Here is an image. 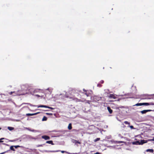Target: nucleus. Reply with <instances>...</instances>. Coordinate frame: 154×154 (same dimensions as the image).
<instances>
[{"mask_svg":"<svg viewBox=\"0 0 154 154\" xmlns=\"http://www.w3.org/2000/svg\"><path fill=\"white\" fill-rule=\"evenodd\" d=\"M147 142V141L144 140H140L132 142V144L134 145H142L143 144Z\"/></svg>","mask_w":154,"mask_h":154,"instance_id":"nucleus-1","label":"nucleus"},{"mask_svg":"<svg viewBox=\"0 0 154 154\" xmlns=\"http://www.w3.org/2000/svg\"><path fill=\"white\" fill-rule=\"evenodd\" d=\"M60 151L62 153H66L68 154H74V153H71L69 152H66V151H64L55 150V151H52V152H60Z\"/></svg>","mask_w":154,"mask_h":154,"instance_id":"nucleus-2","label":"nucleus"},{"mask_svg":"<svg viewBox=\"0 0 154 154\" xmlns=\"http://www.w3.org/2000/svg\"><path fill=\"white\" fill-rule=\"evenodd\" d=\"M37 107L38 108H39V107H45V108H48L51 109H54V108H52L51 107H49V106H45V105H40V106H37Z\"/></svg>","mask_w":154,"mask_h":154,"instance_id":"nucleus-3","label":"nucleus"},{"mask_svg":"<svg viewBox=\"0 0 154 154\" xmlns=\"http://www.w3.org/2000/svg\"><path fill=\"white\" fill-rule=\"evenodd\" d=\"M143 105H145L146 106L149 105H154V103L151 102L150 103H143Z\"/></svg>","mask_w":154,"mask_h":154,"instance_id":"nucleus-4","label":"nucleus"},{"mask_svg":"<svg viewBox=\"0 0 154 154\" xmlns=\"http://www.w3.org/2000/svg\"><path fill=\"white\" fill-rule=\"evenodd\" d=\"M152 111V110H150V109L144 110L141 111L140 112L142 114H145V113H146L147 112H150Z\"/></svg>","mask_w":154,"mask_h":154,"instance_id":"nucleus-5","label":"nucleus"},{"mask_svg":"<svg viewBox=\"0 0 154 154\" xmlns=\"http://www.w3.org/2000/svg\"><path fill=\"white\" fill-rule=\"evenodd\" d=\"M42 137L45 140H48L50 139V137L46 135H44L42 136Z\"/></svg>","mask_w":154,"mask_h":154,"instance_id":"nucleus-6","label":"nucleus"},{"mask_svg":"<svg viewBox=\"0 0 154 154\" xmlns=\"http://www.w3.org/2000/svg\"><path fill=\"white\" fill-rule=\"evenodd\" d=\"M72 142L73 143H75V144L77 143H79V144H81V143L80 142H79L76 140H72Z\"/></svg>","mask_w":154,"mask_h":154,"instance_id":"nucleus-7","label":"nucleus"},{"mask_svg":"<svg viewBox=\"0 0 154 154\" xmlns=\"http://www.w3.org/2000/svg\"><path fill=\"white\" fill-rule=\"evenodd\" d=\"M109 97L110 98H112L114 99L116 98V97L115 95L112 94H110L109 96Z\"/></svg>","mask_w":154,"mask_h":154,"instance_id":"nucleus-8","label":"nucleus"},{"mask_svg":"<svg viewBox=\"0 0 154 154\" xmlns=\"http://www.w3.org/2000/svg\"><path fill=\"white\" fill-rule=\"evenodd\" d=\"M107 109H108V110L109 112L110 113H112V110L111 109V108H110V107H107Z\"/></svg>","mask_w":154,"mask_h":154,"instance_id":"nucleus-9","label":"nucleus"},{"mask_svg":"<svg viewBox=\"0 0 154 154\" xmlns=\"http://www.w3.org/2000/svg\"><path fill=\"white\" fill-rule=\"evenodd\" d=\"M15 93V94L14 95V96H15L16 95H20L21 94H17L15 92V91H14V92H10V94H12V93Z\"/></svg>","mask_w":154,"mask_h":154,"instance_id":"nucleus-10","label":"nucleus"},{"mask_svg":"<svg viewBox=\"0 0 154 154\" xmlns=\"http://www.w3.org/2000/svg\"><path fill=\"white\" fill-rule=\"evenodd\" d=\"M46 143L54 145V143H53V141L52 140L48 141L46 142Z\"/></svg>","mask_w":154,"mask_h":154,"instance_id":"nucleus-11","label":"nucleus"},{"mask_svg":"<svg viewBox=\"0 0 154 154\" xmlns=\"http://www.w3.org/2000/svg\"><path fill=\"white\" fill-rule=\"evenodd\" d=\"M68 128L69 130H71L72 129V128L71 123H69V124Z\"/></svg>","mask_w":154,"mask_h":154,"instance_id":"nucleus-12","label":"nucleus"},{"mask_svg":"<svg viewBox=\"0 0 154 154\" xmlns=\"http://www.w3.org/2000/svg\"><path fill=\"white\" fill-rule=\"evenodd\" d=\"M135 105L137 106H141L143 105V103H137Z\"/></svg>","mask_w":154,"mask_h":154,"instance_id":"nucleus-13","label":"nucleus"},{"mask_svg":"<svg viewBox=\"0 0 154 154\" xmlns=\"http://www.w3.org/2000/svg\"><path fill=\"white\" fill-rule=\"evenodd\" d=\"M14 146H11L10 147V149L12 150H13V151H15V150L14 148Z\"/></svg>","mask_w":154,"mask_h":154,"instance_id":"nucleus-14","label":"nucleus"},{"mask_svg":"<svg viewBox=\"0 0 154 154\" xmlns=\"http://www.w3.org/2000/svg\"><path fill=\"white\" fill-rule=\"evenodd\" d=\"M8 129L10 131H11L14 129V128L13 127H8Z\"/></svg>","mask_w":154,"mask_h":154,"instance_id":"nucleus-15","label":"nucleus"},{"mask_svg":"<svg viewBox=\"0 0 154 154\" xmlns=\"http://www.w3.org/2000/svg\"><path fill=\"white\" fill-rule=\"evenodd\" d=\"M147 152H153V150L152 149H148L146 150Z\"/></svg>","mask_w":154,"mask_h":154,"instance_id":"nucleus-16","label":"nucleus"},{"mask_svg":"<svg viewBox=\"0 0 154 154\" xmlns=\"http://www.w3.org/2000/svg\"><path fill=\"white\" fill-rule=\"evenodd\" d=\"M47 120V118L45 116H44L43 119H42V121H46Z\"/></svg>","mask_w":154,"mask_h":154,"instance_id":"nucleus-17","label":"nucleus"},{"mask_svg":"<svg viewBox=\"0 0 154 154\" xmlns=\"http://www.w3.org/2000/svg\"><path fill=\"white\" fill-rule=\"evenodd\" d=\"M124 123L125 124H127V125H130V123L129 122H128L127 121H125L124 122Z\"/></svg>","mask_w":154,"mask_h":154,"instance_id":"nucleus-18","label":"nucleus"},{"mask_svg":"<svg viewBox=\"0 0 154 154\" xmlns=\"http://www.w3.org/2000/svg\"><path fill=\"white\" fill-rule=\"evenodd\" d=\"M26 115L27 116H33V113L31 114V113H28L26 114Z\"/></svg>","mask_w":154,"mask_h":154,"instance_id":"nucleus-19","label":"nucleus"},{"mask_svg":"<svg viewBox=\"0 0 154 154\" xmlns=\"http://www.w3.org/2000/svg\"><path fill=\"white\" fill-rule=\"evenodd\" d=\"M14 146V147H15V148H17L18 147H21V146H19V145Z\"/></svg>","mask_w":154,"mask_h":154,"instance_id":"nucleus-20","label":"nucleus"},{"mask_svg":"<svg viewBox=\"0 0 154 154\" xmlns=\"http://www.w3.org/2000/svg\"><path fill=\"white\" fill-rule=\"evenodd\" d=\"M40 90L39 89H36L34 90V92H39V91Z\"/></svg>","mask_w":154,"mask_h":154,"instance_id":"nucleus-21","label":"nucleus"},{"mask_svg":"<svg viewBox=\"0 0 154 154\" xmlns=\"http://www.w3.org/2000/svg\"><path fill=\"white\" fill-rule=\"evenodd\" d=\"M100 140V138H97L94 140V141L96 142V141L99 140Z\"/></svg>","mask_w":154,"mask_h":154,"instance_id":"nucleus-22","label":"nucleus"},{"mask_svg":"<svg viewBox=\"0 0 154 154\" xmlns=\"http://www.w3.org/2000/svg\"><path fill=\"white\" fill-rule=\"evenodd\" d=\"M35 96L38 97H43V95H41V96H40L39 95H38V94L36 95Z\"/></svg>","mask_w":154,"mask_h":154,"instance_id":"nucleus-23","label":"nucleus"},{"mask_svg":"<svg viewBox=\"0 0 154 154\" xmlns=\"http://www.w3.org/2000/svg\"><path fill=\"white\" fill-rule=\"evenodd\" d=\"M116 143H124V142L122 141H116Z\"/></svg>","mask_w":154,"mask_h":154,"instance_id":"nucleus-24","label":"nucleus"},{"mask_svg":"<svg viewBox=\"0 0 154 154\" xmlns=\"http://www.w3.org/2000/svg\"><path fill=\"white\" fill-rule=\"evenodd\" d=\"M46 114H47V115H51V116L52 115V114L51 113H46Z\"/></svg>","mask_w":154,"mask_h":154,"instance_id":"nucleus-25","label":"nucleus"},{"mask_svg":"<svg viewBox=\"0 0 154 154\" xmlns=\"http://www.w3.org/2000/svg\"><path fill=\"white\" fill-rule=\"evenodd\" d=\"M129 127L131 128V129H134V127L133 126H132V125H131V126L129 125Z\"/></svg>","mask_w":154,"mask_h":154,"instance_id":"nucleus-26","label":"nucleus"},{"mask_svg":"<svg viewBox=\"0 0 154 154\" xmlns=\"http://www.w3.org/2000/svg\"><path fill=\"white\" fill-rule=\"evenodd\" d=\"M4 139V138H1V139H0V142H3V141H2L1 140H2Z\"/></svg>","mask_w":154,"mask_h":154,"instance_id":"nucleus-27","label":"nucleus"},{"mask_svg":"<svg viewBox=\"0 0 154 154\" xmlns=\"http://www.w3.org/2000/svg\"><path fill=\"white\" fill-rule=\"evenodd\" d=\"M39 112H37L34 113H33V115H37V114H38Z\"/></svg>","mask_w":154,"mask_h":154,"instance_id":"nucleus-28","label":"nucleus"},{"mask_svg":"<svg viewBox=\"0 0 154 154\" xmlns=\"http://www.w3.org/2000/svg\"><path fill=\"white\" fill-rule=\"evenodd\" d=\"M15 140H9V142H14V141Z\"/></svg>","mask_w":154,"mask_h":154,"instance_id":"nucleus-29","label":"nucleus"},{"mask_svg":"<svg viewBox=\"0 0 154 154\" xmlns=\"http://www.w3.org/2000/svg\"><path fill=\"white\" fill-rule=\"evenodd\" d=\"M6 152H6V151L4 152H3L2 153H0V154H4L5 153H6Z\"/></svg>","mask_w":154,"mask_h":154,"instance_id":"nucleus-30","label":"nucleus"},{"mask_svg":"<svg viewBox=\"0 0 154 154\" xmlns=\"http://www.w3.org/2000/svg\"><path fill=\"white\" fill-rule=\"evenodd\" d=\"M100 83H103V80H102L100 82Z\"/></svg>","mask_w":154,"mask_h":154,"instance_id":"nucleus-31","label":"nucleus"},{"mask_svg":"<svg viewBox=\"0 0 154 154\" xmlns=\"http://www.w3.org/2000/svg\"><path fill=\"white\" fill-rule=\"evenodd\" d=\"M85 94L86 95V96H87V97H88L89 96V95L87 93H85Z\"/></svg>","mask_w":154,"mask_h":154,"instance_id":"nucleus-32","label":"nucleus"},{"mask_svg":"<svg viewBox=\"0 0 154 154\" xmlns=\"http://www.w3.org/2000/svg\"><path fill=\"white\" fill-rule=\"evenodd\" d=\"M99 153L98 152H97L95 153H94V154H99Z\"/></svg>","mask_w":154,"mask_h":154,"instance_id":"nucleus-33","label":"nucleus"},{"mask_svg":"<svg viewBox=\"0 0 154 154\" xmlns=\"http://www.w3.org/2000/svg\"><path fill=\"white\" fill-rule=\"evenodd\" d=\"M152 140L154 141V138H153L151 140Z\"/></svg>","mask_w":154,"mask_h":154,"instance_id":"nucleus-34","label":"nucleus"},{"mask_svg":"<svg viewBox=\"0 0 154 154\" xmlns=\"http://www.w3.org/2000/svg\"><path fill=\"white\" fill-rule=\"evenodd\" d=\"M31 94H33V93L32 92H31Z\"/></svg>","mask_w":154,"mask_h":154,"instance_id":"nucleus-35","label":"nucleus"},{"mask_svg":"<svg viewBox=\"0 0 154 154\" xmlns=\"http://www.w3.org/2000/svg\"><path fill=\"white\" fill-rule=\"evenodd\" d=\"M119 136L120 137V134L119 135Z\"/></svg>","mask_w":154,"mask_h":154,"instance_id":"nucleus-36","label":"nucleus"},{"mask_svg":"<svg viewBox=\"0 0 154 154\" xmlns=\"http://www.w3.org/2000/svg\"><path fill=\"white\" fill-rule=\"evenodd\" d=\"M89 101H88V103H89Z\"/></svg>","mask_w":154,"mask_h":154,"instance_id":"nucleus-37","label":"nucleus"},{"mask_svg":"<svg viewBox=\"0 0 154 154\" xmlns=\"http://www.w3.org/2000/svg\"><path fill=\"white\" fill-rule=\"evenodd\" d=\"M39 146H42V145H40Z\"/></svg>","mask_w":154,"mask_h":154,"instance_id":"nucleus-38","label":"nucleus"},{"mask_svg":"<svg viewBox=\"0 0 154 154\" xmlns=\"http://www.w3.org/2000/svg\"><path fill=\"white\" fill-rule=\"evenodd\" d=\"M1 128H0V130H1Z\"/></svg>","mask_w":154,"mask_h":154,"instance_id":"nucleus-39","label":"nucleus"}]
</instances>
